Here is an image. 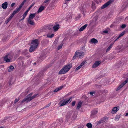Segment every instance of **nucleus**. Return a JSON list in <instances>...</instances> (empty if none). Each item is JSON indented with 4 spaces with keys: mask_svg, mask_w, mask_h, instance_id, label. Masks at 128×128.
<instances>
[{
    "mask_svg": "<svg viewBox=\"0 0 128 128\" xmlns=\"http://www.w3.org/2000/svg\"><path fill=\"white\" fill-rule=\"evenodd\" d=\"M72 67V64H67L65 66L58 72L60 74H64L66 73Z\"/></svg>",
    "mask_w": 128,
    "mask_h": 128,
    "instance_id": "1",
    "label": "nucleus"
},
{
    "mask_svg": "<svg viewBox=\"0 0 128 128\" xmlns=\"http://www.w3.org/2000/svg\"><path fill=\"white\" fill-rule=\"evenodd\" d=\"M72 67V64H67L65 66L58 72L60 74H64L66 73Z\"/></svg>",
    "mask_w": 128,
    "mask_h": 128,
    "instance_id": "2",
    "label": "nucleus"
},
{
    "mask_svg": "<svg viewBox=\"0 0 128 128\" xmlns=\"http://www.w3.org/2000/svg\"><path fill=\"white\" fill-rule=\"evenodd\" d=\"M31 45L30 47L29 50L30 52H32L37 47L38 44V40L36 39L32 41L31 43Z\"/></svg>",
    "mask_w": 128,
    "mask_h": 128,
    "instance_id": "3",
    "label": "nucleus"
},
{
    "mask_svg": "<svg viewBox=\"0 0 128 128\" xmlns=\"http://www.w3.org/2000/svg\"><path fill=\"white\" fill-rule=\"evenodd\" d=\"M13 54L12 53H8L4 58V60L6 62H10V59L12 58Z\"/></svg>",
    "mask_w": 128,
    "mask_h": 128,
    "instance_id": "4",
    "label": "nucleus"
},
{
    "mask_svg": "<svg viewBox=\"0 0 128 128\" xmlns=\"http://www.w3.org/2000/svg\"><path fill=\"white\" fill-rule=\"evenodd\" d=\"M72 97H71L68 100L66 99L65 100H61L60 102V106H63L65 105L68 102L70 103L72 100Z\"/></svg>",
    "mask_w": 128,
    "mask_h": 128,
    "instance_id": "5",
    "label": "nucleus"
},
{
    "mask_svg": "<svg viewBox=\"0 0 128 128\" xmlns=\"http://www.w3.org/2000/svg\"><path fill=\"white\" fill-rule=\"evenodd\" d=\"M72 36L73 34L72 33H70V32H68L65 34V36L62 42V43L64 44L65 42L69 38H70V40L71 39Z\"/></svg>",
    "mask_w": 128,
    "mask_h": 128,
    "instance_id": "6",
    "label": "nucleus"
},
{
    "mask_svg": "<svg viewBox=\"0 0 128 128\" xmlns=\"http://www.w3.org/2000/svg\"><path fill=\"white\" fill-rule=\"evenodd\" d=\"M32 93H31L28 95L21 102V104L24 103V102H26V103H28V102H30V101H28V100H29V99L30 98H31V96L32 95Z\"/></svg>",
    "mask_w": 128,
    "mask_h": 128,
    "instance_id": "7",
    "label": "nucleus"
},
{
    "mask_svg": "<svg viewBox=\"0 0 128 128\" xmlns=\"http://www.w3.org/2000/svg\"><path fill=\"white\" fill-rule=\"evenodd\" d=\"M114 0H110L104 4L101 7L102 9H104L108 6L111 3L114 1Z\"/></svg>",
    "mask_w": 128,
    "mask_h": 128,
    "instance_id": "8",
    "label": "nucleus"
},
{
    "mask_svg": "<svg viewBox=\"0 0 128 128\" xmlns=\"http://www.w3.org/2000/svg\"><path fill=\"white\" fill-rule=\"evenodd\" d=\"M98 111L96 110H92L91 112L90 117L94 118L98 113Z\"/></svg>",
    "mask_w": 128,
    "mask_h": 128,
    "instance_id": "9",
    "label": "nucleus"
},
{
    "mask_svg": "<svg viewBox=\"0 0 128 128\" xmlns=\"http://www.w3.org/2000/svg\"><path fill=\"white\" fill-rule=\"evenodd\" d=\"M108 120V118L104 117L103 118L101 119L97 123V124L103 123L105 122Z\"/></svg>",
    "mask_w": 128,
    "mask_h": 128,
    "instance_id": "10",
    "label": "nucleus"
},
{
    "mask_svg": "<svg viewBox=\"0 0 128 128\" xmlns=\"http://www.w3.org/2000/svg\"><path fill=\"white\" fill-rule=\"evenodd\" d=\"M22 6L23 5L21 4L20 5L19 7L18 8H17L15 10L13 11V13L15 14L16 13L18 12L21 10Z\"/></svg>",
    "mask_w": 128,
    "mask_h": 128,
    "instance_id": "11",
    "label": "nucleus"
},
{
    "mask_svg": "<svg viewBox=\"0 0 128 128\" xmlns=\"http://www.w3.org/2000/svg\"><path fill=\"white\" fill-rule=\"evenodd\" d=\"M101 63V62L100 61H96L92 66V68H95L96 67L98 66Z\"/></svg>",
    "mask_w": 128,
    "mask_h": 128,
    "instance_id": "12",
    "label": "nucleus"
},
{
    "mask_svg": "<svg viewBox=\"0 0 128 128\" xmlns=\"http://www.w3.org/2000/svg\"><path fill=\"white\" fill-rule=\"evenodd\" d=\"M118 106L114 107L111 111V112L113 114L116 113L119 110V109L118 108Z\"/></svg>",
    "mask_w": 128,
    "mask_h": 128,
    "instance_id": "13",
    "label": "nucleus"
},
{
    "mask_svg": "<svg viewBox=\"0 0 128 128\" xmlns=\"http://www.w3.org/2000/svg\"><path fill=\"white\" fill-rule=\"evenodd\" d=\"M15 15V14H14L12 13V14H11L8 20L6 21L5 23L6 24H7Z\"/></svg>",
    "mask_w": 128,
    "mask_h": 128,
    "instance_id": "14",
    "label": "nucleus"
},
{
    "mask_svg": "<svg viewBox=\"0 0 128 128\" xmlns=\"http://www.w3.org/2000/svg\"><path fill=\"white\" fill-rule=\"evenodd\" d=\"M72 112H73L72 110L68 112L66 116V118L68 119L70 118L71 116L72 113Z\"/></svg>",
    "mask_w": 128,
    "mask_h": 128,
    "instance_id": "15",
    "label": "nucleus"
},
{
    "mask_svg": "<svg viewBox=\"0 0 128 128\" xmlns=\"http://www.w3.org/2000/svg\"><path fill=\"white\" fill-rule=\"evenodd\" d=\"M60 27L59 24H58L54 25L53 27V28L54 29V31H56L58 30Z\"/></svg>",
    "mask_w": 128,
    "mask_h": 128,
    "instance_id": "16",
    "label": "nucleus"
},
{
    "mask_svg": "<svg viewBox=\"0 0 128 128\" xmlns=\"http://www.w3.org/2000/svg\"><path fill=\"white\" fill-rule=\"evenodd\" d=\"M45 7V6H40L37 11L38 13L41 12L42 10H44Z\"/></svg>",
    "mask_w": 128,
    "mask_h": 128,
    "instance_id": "17",
    "label": "nucleus"
},
{
    "mask_svg": "<svg viewBox=\"0 0 128 128\" xmlns=\"http://www.w3.org/2000/svg\"><path fill=\"white\" fill-rule=\"evenodd\" d=\"M8 5V3L7 2H5L2 4V8L4 9H6L7 8Z\"/></svg>",
    "mask_w": 128,
    "mask_h": 128,
    "instance_id": "18",
    "label": "nucleus"
},
{
    "mask_svg": "<svg viewBox=\"0 0 128 128\" xmlns=\"http://www.w3.org/2000/svg\"><path fill=\"white\" fill-rule=\"evenodd\" d=\"M91 42L92 43H94L95 44L98 42V41L97 40L93 38L90 40Z\"/></svg>",
    "mask_w": 128,
    "mask_h": 128,
    "instance_id": "19",
    "label": "nucleus"
},
{
    "mask_svg": "<svg viewBox=\"0 0 128 128\" xmlns=\"http://www.w3.org/2000/svg\"><path fill=\"white\" fill-rule=\"evenodd\" d=\"M51 0H46L43 3V4L45 6H47L49 4V2Z\"/></svg>",
    "mask_w": 128,
    "mask_h": 128,
    "instance_id": "20",
    "label": "nucleus"
},
{
    "mask_svg": "<svg viewBox=\"0 0 128 128\" xmlns=\"http://www.w3.org/2000/svg\"><path fill=\"white\" fill-rule=\"evenodd\" d=\"M36 14L35 13L31 14H30L28 18V19H30V20L32 19L35 17Z\"/></svg>",
    "mask_w": 128,
    "mask_h": 128,
    "instance_id": "21",
    "label": "nucleus"
},
{
    "mask_svg": "<svg viewBox=\"0 0 128 128\" xmlns=\"http://www.w3.org/2000/svg\"><path fill=\"white\" fill-rule=\"evenodd\" d=\"M28 23L30 24L31 25L33 26L35 24L34 22L32 21V20H31L30 19H28Z\"/></svg>",
    "mask_w": 128,
    "mask_h": 128,
    "instance_id": "22",
    "label": "nucleus"
},
{
    "mask_svg": "<svg viewBox=\"0 0 128 128\" xmlns=\"http://www.w3.org/2000/svg\"><path fill=\"white\" fill-rule=\"evenodd\" d=\"M63 88V86H60L59 87V88H57L55 89L54 91V92H57L58 91L61 90Z\"/></svg>",
    "mask_w": 128,
    "mask_h": 128,
    "instance_id": "23",
    "label": "nucleus"
},
{
    "mask_svg": "<svg viewBox=\"0 0 128 128\" xmlns=\"http://www.w3.org/2000/svg\"><path fill=\"white\" fill-rule=\"evenodd\" d=\"M88 25V24H86L80 28V32L84 30L87 27Z\"/></svg>",
    "mask_w": 128,
    "mask_h": 128,
    "instance_id": "24",
    "label": "nucleus"
},
{
    "mask_svg": "<svg viewBox=\"0 0 128 128\" xmlns=\"http://www.w3.org/2000/svg\"><path fill=\"white\" fill-rule=\"evenodd\" d=\"M77 116V112H74V113L73 114V115L72 116V119L74 120L76 119V117Z\"/></svg>",
    "mask_w": 128,
    "mask_h": 128,
    "instance_id": "25",
    "label": "nucleus"
},
{
    "mask_svg": "<svg viewBox=\"0 0 128 128\" xmlns=\"http://www.w3.org/2000/svg\"><path fill=\"white\" fill-rule=\"evenodd\" d=\"M114 43H112L110 44L108 48L106 50V52H108V51L112 47L113 45L114 44Z\"/></svg>",
    "mask_w": 128,
    "mask_h": 128,
    "instance_id": "26",
    "label": "nucleus"
},
{
    "mask_svg": "<svg viewBox=\"0 0 128 128\" xmlns=\"http://www.w3.org/2000/svg\"><path fill=\"white\" fill-rule=\"evenodd\" d=\"M38 94H35L33 96H32L31 98H30L29 99V100H28V101H31L33 99L36 97L38 95Z\"/></svg>",
    "mask_w": 128,
    "mask_h": 128,
    "instance_id": "27",
    "label": "nucleus"
},
{
    "mask_svg": "<svg viewBox=\"0 0 128 128\" xmlns=\"http://www.w3.org/2000/svg\"><path fill=\"white\" fill-rule=\"evenodd\" d=\"M14 68V66L12 65H11L9 67V69H8V72H10L12 71L13 70Z\"/></svg>",
    "mask_w": 128,
    "mask_h": 128,
    "instance_id": "28",
    "label": "nucleus"
},
{
    "mask_svg": "<svg viewBox=\"0 0 128 128\" xmlns=\"http://www.w3.org/2000/svg\"><path fill=\"white\" fill-rule=\"evenodd\" d=\"M92 10L94 11L96 9V7L95 6V4L94 2H92Z\"/></svg>",
    "mask_w": 128,
    "mask_h": 128,
    "instance_id": "29",
    "label": "nucleus"
},
{
    "mask_svg": "<svg viewBox=\"0 0 128 128\" xmlns=\"http://www.w3.org/2000/svg\"><path fill=\"white\" fill-rule=\"evenodd\" d=\"M49 42L48 40H44L42 41L41 43L43 44H47Z\"/></svg>",
    "mask_w": 128,
    "mask_h": 128,
    "instance_id": "30",
    "label": "nucleus"
},
{
    "mask_svg": "<svg viewBox=\"0 0 128 128\" xmlns=\"http://www.w3.org/2000/svg\"><path fill=\"white\" fill-rule=\"evenodd\" d=\"M86 126L88 128H92V124L90 122L86 124Z\"/></svg>",
    "mask_w": 128,
    "mask_h": 128,
    "instance_id": "31",
    "label": "nucleus"
},
{
    "mask_svg": "<svg viewBox=\"0 0 128 128\" xmlns=\"http://www.w3.org/2000/svg\"><path fill=\"white\" fill-rule=\"evenodd\" d=\"M64 44L62 43V44L60 46H58V47L57 48L58 50H60V49L62 47V46H63V44Z\"/></svg>",
    "mask_w": 128,
    "mask_h": 128,
    "instance_id": "32",
    "label": "nucleus"
},
{
    "mask_svg": "<svg viewBox=\"0 0 128 128\" xmlns=\"http://www.w3.org/2000/svg\"><path fill=\"white\" fill-rule=\"evenodd\" d=\"M82 52L80 51V58H82L84 55V52Z\"/></svg>",
    "mask_w": 128,
    "mask_h": 128,
    "instance_id": "33",
    "label": "nucleus"
},
{
    "mask_svg": "<svg viewBox=\"0 0 128 128\" xmlns=\"http://www.w3.org/2000/svg\"><path fill=\"white\" fill-rule=\"evenodd\" d=\"M78 30H77V31L74 34L72 32H71L70 33H72V34H73V36H75L77 35L78 33Z\"/></svg>",
    "mask_w": 128,
    "mask_h": 128,
    "instance_id": "34",
    "label": "nucleus"
},
{
    "mask_svg": "<svg viewBox=\"0 0 128 128\" xmlns=\"http://www.w3.org/2000/svg\"><path fill=\"white\" fill-rule=\"evenodd\" d=\"M28 11L27 10H26L24 13V14L22 15V16L24 17H25L27 15V14L28 12Z\"/></svg>",
    "mask_w": 128,
    "mask_h": 128,
    "instance_id": "35",
    "label": "nucleus"
},
{
    "mask_svg": "<svg viewBox=\"0 0 128 128\" xmlns=\"http://www.w3.org/2000/svg\"><path fill=\"white\" fill-rule=\"evenodd\" d=\"M95 93L96 92L94 91L90 92H89V94L91 96H94V94H95Z\"/></svg>",
    "mask_w": 128,
    "mask_h": 128,
    "instance_id": "36",
    "label": "nucleus"
},
{
    "mask_svg": "<svg viewBox=\"0 0 128 128\" xmlns=\"http://www.w3.org/2000/svg\"><path fill=\"white\" fill-rule=\"evenodd\" d=\"M86 60H84L81 64H80V68L82 67L86 63Z\"/></svg>",
    "mask_w": 128,
    "mask_h": 128,
    "instance_id": "37",
    "label": "nucleus"
},
{
    "mask_svg": "<svg viewBox=\"0 0 128 128\" xmlns=\"http://www.w3.org/2000/svg\"><path fill=\"white\" fill-rule=\"evenodd\" d=\"M54 36V34H52L51 35H50L49 34H48L47 35V37L50 38H52Z\"/></svg>",
    "mask_w": 128,
    "mask_h": 128,
    "instance_id": "38",
    "label": "nucleus"
},
{
    "mask_svg": "<svg viewBox=\"0 0 128 128\" xmlns=\"http://www.w3.org/2000/svg\"><path fill=\"white\" fill-rule=\"evenodd\" d=\"M35 4V3L34 2V3H33L29 7V8H28V11H29L30 10V9L34 5V4Z\"/></svg>",
    "mask_w": 128,
    "mask_h": 128,
    "instance_id": "39",
    "label": "nucleus"
},
{
    "mask_svg": "<svg viewBox=\"0 0 128 128\" xmlns=\"http://www.w3.org/2000/svg\"><path fill=\"white\" fill-rule=\"evenodd\" d=\"M80 108V101L78 102V104L76 108V109L78 110H79Z\"/></svg>",
    "mask_w": 128,
    "mask_h": 128,
    "instance_id": "40",
    "label": "nucleus"
},
{
    "mask_svg": "<svg viewBox=\"0 0 128 128\" xmlns=\"http://www.w3.org/2000/svg\"><path fill=\"white\" fill-rule=\"evenodd\" d=\"M76 52H77V54L76 55V57H79V58H80V52H78L77 51H76Z\"/></svg>",
    "mask_w": 128,
    "mask_h": 128,
    "instance_id": "41",
    "label": "nucleus"
},
{
    "mask_svg": "<svg viewBox=\"0 0 128 128\" xmlns=\"http://www.w3.org/2000/svg\"><path fill=\"white\" fill-rule=\"evenodd\" d=\"M76 54H77V52H76L72 58L73 60H74L77 57L76 56Z\"/></svg>",
    "mask_w": 128,
    "mask_h": 128,
    "instance_id": "42",
    "label": "nucleus"
},
{
    "mask_svg": "<svg viewBox=\"0 0 128 128\" xmlns=\"http://www.w3.org/2000/svg\"><path fill=\"white\" fill-rule=\"evenodd\" d=\"M125 84H124V82H123L119 86L121 88L122 86L125 85Z\"/></svg>",
    "mask_w": 128,
    "mask_h": 128,
    "instance_id": "43",
    "label": "nucleus"
},
{
    "mask_svg": "<svg viewBox=\"0 0 128 128\" xmlns=\"http://www.w3.org/2000/svg\"><path fill=\"white\" fill-rule=\"evenodd\" d=\"M125 84H124V82H123L119 86L121 88L122 86L125 85Z\"/></svg>",
    "mask_w": 128,
    "mask_h": 128,
    "instance_id": "44",
    "label": "nucleus"
},
{
    "mask_svg": "<svg viewBox=\"0 0 128 128\" xmlns=\"http://www.w3.org/2000/svg\"><path fill=\"white\" fill-rule=\"evenodd\" d=\"M125 31H124L122 32L119 35L121 36H122L124 35V34H125Z\"/></svg>",
    "mask_w": 128,
    "mask_h": 128,
    "instance_id": "45",
    "label": "nucleus"
},
{
    "mask_svg": "<svg viewBox=\"0 0 128 128\" xmlns=\"http://www.w3.org/2000/svg\"><path fill=\"white\" fill-rule=\"evenodd\" d=\"M86 11L83 10L82 11V14H83V16L84 17L85 16V13H86Z\"/></svg>",
    "mask_w": 128,
    "mask_h": 128,
    "instance_id": "46",
    "label": "nucleus"
},
{
    "mask_svg": "<svg viewBox=\"0 0 128 128\" xmlns=\"http://www.w3.org/2000/svg\"><path fill=\"white\" fill-rule=\"evenodd\" d=\"M126 26L125 24H123L121 26V28H124L126 27Z\"/></svg>",
    "mask_w": 128,
    "mask_h": 128,
    "instance_id": "47",
    "label": "nucleus"
},
{
    "mask_svg": "<svg viewBox=\"0 0 128 128\" xmlns=\"http://www.w3.org/2000/svg\"><path fill=\"white\" fill-rule=\"evenodd\" d=\"M128 82V78L126 79L124 82V84H125Z\"/></svg>",
    "mask_w": 128,
    "mask_h": 128,
    "instance_id": "48",
    "label": "nucleus"
},
{
    "mask_svg": "<svg viewBox=\"0 0 128 128\" xmlns=\"http://www.w3.org/2000/svg\"><path fill=\"white\" fill-rule=\"evenodd\" d=\"M50 104L51 103H50L48 104L47 105L45 106L43 108V109H44V108H47V107H48V106H49L50 105Z\"/></svg>",
    "mask_w": 128,
    "mask_h": 128,
    "instance_id": "49",
    "label": "nucleus"
},
{
    "mask_svg": "<svg viewBox=\"0 0 128 128\" xmlns=\"http://www.w3.org/2000/svg\"><path fill=\"white\" fill-rule=\"evenodd\" d=\"M40 80H39V79L38 80L36 81L35 82V84L36 85H37L39 83V82H40Z\"/></svg>",
    "mask_w": 128,
    "mask_h": 128,
    "instance_id": "50",
    "label": "nucleus"
},
{
    "mask_svg": "<svg viewBox=\"0 0 128 128\" xmlns=\"http://www.w3.org/2000/svg\"><path fill=\"white\" fill-rule=\"evenodd\" d=\"M76 102L75 101H73L72 102V106H74L75 105Z\"/></svg>",
    "mask_w": 128,
    "mask_h": 128,
    "instance_id": "51",
    "label": "nucleus"
},
{
    "mask_svg": "<svg viewBox=\"0 0 128 128\" xmlns=\"http://www.w3.org/2000/svg\"><path fill=\"white\" fill-rule=\"evenodd\" d=\"M120 115H117L116 116V117H115V118L116 119H118V118H120Z\"/></svg>",
    "mask_w": 128,
    "mask_h": 128,
    "instance_id": "52",
    "label": "nucleus"
},
{
    "mask_svg": "<svg viewBox=\"0 0 128 128\" xmlns=\"http://www.w3.org/2000/svg\"><path fill=\"white\" fill-rule=\"evenodd\" d=\"M80 107L82 105H85V104L82 101V102H80Z\"/></svg>",
    "mask_w": 128,
    "mask_h": 128,
    "instance_id": "53",
    "label": "nucleus"
},
{
    "mask_svg": "<svg viewBox=\"0 0 128 128\" xmlns=\"http://www.w3.org/2000/svg\"><path fill=\"white\" fill-rule=\"evenodd\" d=\"M19 100V98L18 100H17L16 98L14 101V103L15 104Z\"/></svg>",
    "mask_w": 128,
    "mask_h": 128,
    "instance_id": "54",
    "label": "nucleus"
},
{
    "mask_svg": "<svg viewBox=\"0 0 128 128\" xmlns=\"http://www.w3.org/2000/svg\"><path fill=\"white\" fill-rule=\"evenodd\" d=\"M16 4L15 3H12L11 4V6L12 7H13L14 6L15 4Z\"/></svg>",
    "mask_w": 128,
    "mask_h": 128,
    "instance_id": "55",
    "label": "nucleus"
},
{
    "mask_svg": "<svg viewBox=\"0 0 128 128\" xmlns=\"http://www.w3.org/2000/svg\"><path fill=\"white\" fill-rule=\"evenodd\" d=\"M80 69V66H79L78 67H77L75 70L76 71L77 70H79Z\"/></svg>",
    "mask_w": 128,
    "mask_h": 128,
    "instance_id": "56",
    "label": "nucleus"
},
{
    "mask_svg": "<svg viewBox=\"0 0 128 128\" xmlns=\"http://www.w3.org/2000/svg\"><path fill=\"white\" fill-rule=\"evenodd\" d=\"M103 32L105 34H107L108 33V31L107 30H105Z\"/></svg>",
    "mask_w": 128,
    "mask_h": 128,
    "instance_id": "57",
    "label": "nucleus"
},
{
    "mask_svg": "<svg viewBox=\"0 0 128 128\" xmlns=\"http://www.w3.org/2000/svg\"><path fill=\"white\" fill-rule=\"evenodd\" d=\"M80 16H78L77 17H76V20H78L80 18Z\"/></svg>",
    "mask_w": 128,
    "mask_h": 128,
    "instance_id": "58",
    "label": "nucleus"
},
{
    "mask_svg": "<svg viewBox=\"0 0 128 128\" xmlns=\"http://www.w3.org/2000/svg\"><path fill=\"white\" fill-rule=\"evenodd\" d=\"M82 49L84 52H85V48L84 46L82 48Z\"/></svg>",
    "mask_w": 128,
    "mask_h": 128,
    "instance_id": "59",
    "label": "nucleus"
},
{
    "mask_svg": "<svg viewBox=\"0 0 128 128\" xmlns=\"http://www.w3.org/2000/svg\"><path fill=\"white\" fill-rule=\"evenodd\" d=\"M121 88L119 86H118L116 89V90L118 91L119 90H120Z\"/></svg>",
    "mask_w": 128,
    "mask_h": 128,
    "instance_id": "60",
    "label": "nucleus"
},
{
    "mask_svg": "<svg viewBox=\"0 0 128 128\" xmlns=\"http://www.w3.org/2000/svg\"><path fill=\"white\" fill-rule=\"evenodd\" d=\"M38 63V62H34V63L33 64L34 65H36V64H37Z\"/></svg>",
    "mask_w": 128,
    "mask_h": 128,
    "instance_id": "61",
    "label": "nucleus"
},
{
    "mask_svg": "<svg viewBox=\"0 0 128 128\" xmlns=\"http://www.w3.org/2000/svg\"><path fill=\"white\" fill-rule=\"evenodd\" d=\"M25 2L23 1L22 3L21 4H22V5L23 6L24 5Z\"/></svg>",
    "mask_w": 128,
    "mask_h": 128,
    "instance_id": "62",
    "label": "nucleus"
},
{
    "mask_svg": "<svg viewBox=\"0 0 128 128\" xmlns=\"http://www.w3.org/2000/svg\"><path fill=\"white\" fill-rule=\"evenodd\" d=\"M70 0H66V2H65V3L66 4L67 3V2L68 1H70Z\"/></svg>",
    "mask_w": 128,
    "mask_h": 128,
    "instance_id": "63",
    "label": "nucleus"
},
{
    "mask_svg": "<svg viewBox=\"0 0 128 128\" xmlns=\"http://www.w3.org/2000/svg\"><path fill=\"white\" fill-rule=\"evenodd\" d=\"M23 17V18L22 19H21L20 20H23L24 18H25V17L24 18V17Z\"/></svg>",
    "mask_w": 128,
    "mask_h": 128,
    "instance_id": "64",
    "label": "nucleus"
}]
</instances>
